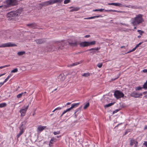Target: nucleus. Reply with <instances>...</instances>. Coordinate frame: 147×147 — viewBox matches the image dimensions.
I'll return each instance as SVG.
<instances>
[{"mask_svg":"<svg viewBox=\"0 0 147 147\" xmlns=\"http://www.w3.org/2000/svg\"><path fill=\"white\" fill-rule=\"evenodd\" d=\"M142 15L140 14L138 15L136 17L131 20V23L134 26H137L142 23L144 21V20L142 18Z\"/></svg>","mask_w":147,"mask_h":147,"instance_id":"f257e3e1","label":"nucleus"},{"mask_svg":"<svg viewBox=\"0 0 147 147\" xmlns=\"http://www.w3.org/2000/svg\"><path fill=\"white\" fill-rule=\"evenodd\" d=\"M96 44V41H93L90 42L84 41L80 42L79 45L81 47H84L91 45H94Z\"/></svg>","mask_w":147,"mask_h":147,"instance_id":"f03ea898","label":"nucleus"},{"mask_svg":"<svg viewBox=\"0 0 147 147\" xmlns=\"http://www.w3.org/2000/svg\"><path fill=\"white\" fill-rule=\"evenodd\" d=\"M5 3L7 6V7L10 6L16 5L18 4V2L17 0H6Z\"/></svg>","mask_w":147,"mask_h":147,"instance_id":"7ed1b4c3","label":"nucleus"},{"mask_svg":"<svg viewBox=\"0 0 147 147\" xmlns=\"http://www.w3.org/2000/svg\"><path fill=\"white\" fill-rule=\"evenodd\" d=\"M114 95V96L117 99L123 97L124 95V94L122 92L118 90H116L115 91Z\"/></svg>","mask_w":147,"mask_h":147,"instance_id":"20e7f679","label":"nucleus"},{"mask_svg":"<svg viewBox=\"0 0 147 147\" xmlns=\"http://www.w3.org/2000/svg\"><path fill=\"white\" fill-rule=\"evenodd\" d=\"M18 15V14L16 12L14 11L8 13L7 14V16L10 20L13 19V18L16 17Z\"/></svg>","mask_w":147,"mask_h":147,"instance_id":"39448f33","label":"nucleus"},{"mask_svg":"<svg viewBox=\"0 0 147 147\" xmlns=\"http://www.w3.org/2000/svg\"><path fill=\"white\" fill-rule=\"evenodd\" d=\"M17 45L14 43H12L10 42L3 44L0 45V47H16Z\"/></svg>","mask_w":147,"mask_h":147,"instance_id":"423d86ee","label":"nucleus"},{"mask_svg":"<svg viewBox=\"0 0 147 147\" xmlns=\"http://www.w3.org/2000/svg\"><path fill=\"white\" fill-rule=\"evenodd\" d=\"M68 42L69 43V45L71 47H76L79 44V42L78 41L76 40L73 41L71 39H68Z\"/></svg>","mask_w":147,"mask_h":147,"instance_id":"0eeeda50","label":"nucleus"},{"mask_svg":"<svg viewBox=\"0 0 147 147\" xmlns=\"http://www.w3.org/2000/svg\"><path fill=\"white\" fill-rule=\"evenodd\" d=\"M29 104H28L26 107H25L24 109H21L20 111V116L23 117L25 115L26 111L28 109Z\"/></svg>","mask_w":147,"mask_h":147,"instance_id":"6e6552de","label":"nucleus"},{"mask_svg":"<svg viewBox=\"0 0 147 147\" xmlns=\"http://www.w3.org/2000/svg\"><path fill=\"white\" fill-rule=\"evenodd\" d=\"M142 95V93L138 94L135 91H134L130 94V96L135 98H140Z\"/></svg>","mask_w":147,"mask_h":147,"instance_id":"1a4fd4ad","label":"nucleus"},{"mask_svg":"<svg viewBox=\"0 0 147 147\" xmlns=\"http://www.w3.org/2000/svg\"><path fill=\"white\" fill-rule=\"evenodd\" d=\"M100 49V47H95V48H91V49H88L86 51H90V53H92V54H93L94 53H96L95 51H98Z\"/></svg>","mask_w":147,"mask_h":147,"instance_id":"9d476101","label":"nucleus"},{"mask_svg":"<svg viewBox=\"0 0 147 147\" xmlns=\"http://www.w3.org/2000/svg\"><path fill=\"white\" fill-rule=\"evenodd\" d=\"M46 40V38H42L35 40L34 41L38 44H41L45 42Z\"/></svg>","mask_w":147,"mask_h":147,"instance_id":"9b49d317","label":"nucleus"},{"mask_svg":"<svg viewBox=\"0 0 147 147\" xmlns=\"http://www.w3.org/2000/svg\"><path fill=\"white\" fill-rule=\"evenodd\" d=\"M42 6H46L54 4L53 0H50L42 3Z\"/></svg>","mask_w":147,"mask_h":147,"instance_id":"f8f14e48","label":"nucleus"},{"mask_svg":"<svg viewBox=\"0 0 147 147\" xmlns=\"http://www.w3.org/2000/svg\"><path fill=\"white\" fill-rule=\"evenodd\" d=\"M27 26L33 29L37 28V26H38L37 24L34 22L31 24H27Z\"/></svg>","mask_w":147,"mask_h":147,"instance_id":"ddd939ff","label":"nucleus"},{"mask_svg":"<svg viewBox=\"0 0 147 147\" xmlns=\"http://www.w3.org/2000/svg\"><path fill=\"white\" fill-rule=\"evenodd\" d=\"M65 76L63 73L60 74L58 77V79L61 81H63L65 79Z\"/></svg>","mask_w":147,"mask_h":147,"instance_id":"4468645a","label":"nucleus"},{"mask_svg":"<svg viewBox=\"0 0 147 147\" xmlns=\"http://www.w3.org/2000/svg\"><path fill=\"white\" fill-rule=\"evenodd\" d=\"M26 122L25 121H23L21 123L20 126L19 127V129L20 130V131H24V129L23 127L24 126V125L26 124Z\"/></svg>","mask_w":147,"mask_h":147,"instance_id":"2eb2a0df","label":"nucleus"},{"mask_svg":"<svg viewBox=\"0 0 147 147\" xmlns=\"http://www.w3.org/2000/svg\"><path fill=\"white\" fill-rule=\"evenodd\" d=\"M46 127V126H39L37 128V131L41 132Z\"/></svg>","mask_w":147,"mask_h":147,"instance_id":"dca6fc26","label":"nucleus"},{"mask_svg":"<svg viewBox=\"0 0 147 147\" xmlns=\"http://www.w3.org/2000/svg\"><path fill=\"white\" fill-rule=\"evenodd\" d=\"M55 49H53V47L52 45H50L49 47H47V51H55Z\"/></svg>","mask_w":147,"mask_h":147,"instance_id":"f3484780","label":"nucleus"},{"mask_svg":"<svg viewBox=\"0 0 147 147\" xmlns=\"http://www.w3.org/2000/svg\"><path fill=\"white\" fill-rule=\"evenodd\" d=\"M26 93V92H22L20 94H19L17 95V97L18 98H20L22 96V95H25V94Z\"/></svg>","mask_w":147,"mask_h":147,"instance_id":"a211bd4d","label":"nucleus"},{"mask_svg":"<svg viewBox=\"0 0 147 147\" xmlns=\"http://www.w3.org/2000/svg\"><path fill=\"white\" fill-rule=\"evenodd\" d=\"M56 140V139L54 137H52L51 140H50L49 143V145H51V144H52L53 143V141H54L55 142V140Z\"/></svg>","mask_w":147,"mask_h":147,"instance_id":"6ab92c4d","label":"nucleus"},{"mask_svg":"<svg viewBox=\"0 0 147 147\" xmlns=\"http://www.w3.org/2000/svg\"><path fill=\"white\" fill-rule=\"evenodd\" d=\"M79 104L80 103H78L72 104L71 105V109H72L75 108L76 107H78L79 105Z\"/></svg>","mask_w":147,"mask_h":147,"instance_id":"aec40b11","label":"nucleus"},{"mask_svg":"<svg viewBox=\"0 0 147 147\" xmlns=\"http://www.w3.org/2000/svg\"><path fill=\"white\" fill-rule=\"evenodd\" d=\"M79 9H80V8H79V7H74L73 9H71L70 11L71 12H73L74 11H78V10H79Z\"/></svg>","mask_w":147,"mask_h":147,"instance_id":"412c9836","label":"nucleus"},{"mask_svg":"<svg viewBox=\"0 0 147 147\" xmlns=\"http://www.w3.org/2000/svg\"><path fill=\"white\" fill-rule=\"evenodd\" d=\"M54 3H61L62 2L63 0H53Z\"/></svg>","mask_w":147,"mask_h":147,"instance_id":"4be33fe9","label":"nucleus"},{"mask_svg":"<svg viewBox=\"0 0 147 147\" xmlns=\"http://www.w3.org/2000/svg\"><path fill=\"white\" fill-rule=\"evenodd\" d=\"M6 106V103L5 102L0 104V108L4 107H5Z\"/></svg>","mask_w":147,"mask_h":147,"instance_id":"5701e85b","label":"nucleus"},{"mask_svg":"<svg viewBox=\"0 0 147 147\" xmlns=\"http://www.w3.org/2000/svg\"><path fill=\"white\" fill-rule=\"evenodd\" d=\"M90 74L89 73H84L82 75V76L85 77L90 76Z\"/></svg>","mask_w":147,"mask_h":147,"instance_id":"b1692460","label":"nucleus"},{"mask_svg":"<svg viewBox=\"0 0 147 147\" xmlns=\"http://www.w3.org/2000/svg\"><path fill=\"white\" fill-rule=\"evenodd\" d=\"M114 103H111L106 105H105L104 106V107L107 108L110 107L113 105Z\"/></svg>","mask_w":147,"mask_h":147,"instance_id":"393cba45","label":"nucleus"},{"mask_svg":"<svg viewBox=\"0 0 147 147\" xmlns=\"http://www.w3.org/2000/svg\"><path fill=\"white\" fill-rule=\"evenodd\" d=\"M24 132V131H20V133L17 135L16 137L18 139Z\"/></svg>","mask_w":147,"mask_h":147,"instance_id":"a878e982","label":"nucleus"},{"mask_svg":"<svg viewBox=\"0 0 147 147\" xmlns=\"http://www.w3.org/2000/svg\"><path fill=\"white\" fill-rule=\"evenodd\" d=\"M143 88L146 90L147 89V80L143 85Z\"/></svg>","mask_w":147,"mask_h":147,"instance_id":"bb28decb","label":"nucleus"},{"mask_svg":"<svg viewBox=\"0 0 147 147\" xmlns=\"http://www.w3.org/2000/svg\"><path fill=\"white\" fill-rule=\"evenodd\" d=\"M25 53V51H20L18 52V54L19 56H22Z\"/></svg>","mask_w":147,"mask_h":147,"instance_id":"cd10ccee","label":"nucleus"},{"mask_svg":"<svg viewBox=\"0 0 147 147\" xmlns=\"http://www.w3.org/2000/svg\"><path fill=\"white\" fill-rule=\"evenodd\" d=\"M79 64V63H78V62H76V63H73L71 65H68V67H72L73 66H75V65H77L78 64Z\"/></svg>","mask_w":147,"mask_h":147,"instance_id":"c85d7f7f","label":"nucleus"},{"mask_svg":"<svg viewBox=\"0 0 147 147\" xmlns=\"http://www.w3.org/2000/svg\"><path fill=\"white\" fill-rule=\"evenodd\" d=\"M136 141H135L134 140H130V145L131 146H132L134 144L136 143Z\"/></svg>","mask_w":147,"mask_h":147,"instance_id":"c756f323","label":"nucleus"},{"mask_svg":"<svg viewBox=\"0 0 147 147\" xmlns=\"http://www.w3.org/2000/svg\"><path fill=\"white\" fill-rule=\"evenodd\" d=\"M89 106V102H88L86 104L84 107V109H87Z\"/></svg>","mask_w":147,"mask_h":147,"instance_id":"7c9ffc66","label":"nucleus"},{"mask_svg":"<svg viewBox=\"0 0 147 147\" xmlns=\"http://www.w3.org/2000/svg\"><path fill=\"white\" fill-rule=\"evenodd\" d=\"M82 107V106H81V107H80L79 108L77 109L75 111V113H74V114H75V116L76 117V113H77L79 111H80V110H81Z\"/></svg>","mask_w":147,"mask_h":147,"instance_id":"2f4dec72","label":"nucleus"},{"mask_svg":"<svg viewBox=\"0 0 147 147\" xmlns=\"http://www.w3.org/2000/svg\"><path fill=\"white\" fill-rule=\"evenodd\" d=\"M142 88H143V87H142L141 86H139L136 87L135 88V90H141Z\"/></svg>","mask_w":147,"mask_h":147,"instance_id":"473e14b6","label":"nucleus"},{"mask_svg":"<svg viewBox=\"0 0 147 147\" xmlns=\"http://www.w3.org/2000/svg\"><path fill=\"white\" fill-rule=\"evenodd\" d=\"M137 32H139L140 35H142L143 33H144V32L140 30H137Z\"/></svg>","mask_w":147,"mask_h":147,"instance_id":"72a5a7b5","label":"nucleus"},{"mask_svg":"<svg viewBox=\"0 0 147 147\" xmlns=\"http://www.w3.org/2000/svg\"><path fill=\"white\" fill-rule=\"evenodd\" d=\"M22 9H18L15 12H16L17 13H20L22 11Z\"/></svg>","mask_w":147,"mask_h":147,"instance_id":"f704fd0d","label":"nucleus"},{"mask_svg":"<svg viewBox=\"0 0 147 147\" xmlns=\"http://www.w3.org/2000/svg\"><path fill=\"white\" fill-rule=\"evenodd\" d=\"M124 5H123L121 3H117V6H118L120 7H124Z\"/></svg>","mask_w":147,"mask_h":147,"instance_id":"c9c22d12","label":"nucleus"},{"mask_svg":"<svg viewBox=\"0 0 147 147\" xmlns=\"http://www.w3.org/2000/svg\"><path fill=\"white\" fill-rule=\"evenodd\" d=\"M60 133V131H54L53 132V134L55 135L59 134Z\"/></svg>","mask_w":147,"mask_h":147,"instance_id":"e433bc0d","label":"nucleus"},{"mask_svg":"<svg viewBox=\"0 0 147 147\" xmlns=\"http://www.w3.org/2000/svg\"><path fill=\"white\" fill-rule=\"evenodd\" d=\"M7 6V5H2L0 6V8L3 7V8L4 9H7L8 8Z\"/></svg>","mask_w":147,"mask_h":147,"instance_id":"4c0bfd02","label":"nucleus"},{"mask_svg":"<svg viewBox=\"0 0 147 147\" xmlns=\"http://www.w3.org/2000/svg\"><path fill=\"white\" fill-rule=\"evenodd\" d=\"M18 71V69L17 68H15L11 71L12 73H15Z\"/></svg>","mask_w":147,"mask_h":147,"instance_id":"58836bf2","label":"nucleus"},{"mask_svg":"<svg viewBox=\"0 0 147 147\" xmlns=\"http://www.w3.org/2000/svg\"><path fill=\"white\" fill-rule=\"evenodd\" d=\"M102 65V63H99L97 65V66H98L99 68L101 67Z\"/></svg>","mask_w":147,"mask_h":147,"instance_id":"ea45409f","label":"nucleus"},{"mask_svg":"<svg viewBox=\"0 0 147 147\" xmlns=\"http://www.w3.org/2000/svg\"><path fill=\"white\" fill-rule=\"evenodd\" d=\"M70 0H65L64 1V3L66 4L69 3L70 2Z\"/></svg>","mask_w":147,"mask_h":147,"instance_id":"a19ab883","label":"nucleus"},{"mask_svg":"<svg viewBox=\"0 0 147 147\" xmlns=\"http://www.w3.org/2000/svg\"><path fill=\"white\" fill-rule=\"evenodd\" d=\"M117 3H108V4L109 5H113L116 6H117Z\"/></svg>","mask_w":147,"mask_h":147,"instance_id":"79ce46f5","label":"nucleus"},{"mask_svg":"<svg viewBox=\"0 0 147 147\" xmlns=\"http://www.w3.org/2000/svg\"><path fill=\"white\" fill-rule=\"evenodd\" d=\"M61 108H62L61 107H57L52 112H53L56 110H60L61 109Z\"/></svg>","mask_w":147,"mask_h":147,"instance_id":"37998d69","label":"nucleus"},{"mask_svg":"<svg viewBox=\"0 0 147 147\" xmlns=\"http://www.w3.org/2000/svg\"><path fill=\"white\" fill-rule=\"evenodd\" d=\"M52 46L53 47V49L55 48L56 49L55 51L59 50L60 48V47H59L58 48H56L55 47V46L54 45Z\"/></svg>","mask_w":147,"mask_h":147,"instance_id":"c03bdc74","label":"nucleus"},{"mask_svg":"<svg viewBox=\"0 0 147 147\" xmlns=\"http://www.w3.org/2000/svg\"><path fill=\"white\" fill-rule=\"evenodd\" d=\"M42 3H39L38 4V5H39V8L40 9H42V7L44 6H42Z\"/></svg>","mask_w":147,"mask_h":147,"instance_id":"a18cd8bd","label":"nucleus"},{"mask_svg":"<svg viewBox=\"0 0 147 147\" xmlns=\"http://www.w3.org/2000/svg\"><path fill=\"white\" fill-rule=\"evenodd\" d=\"M115 10H112V9H110V10H105V11L106 12H109V11H113L115 12Z\"/></svg>","mask_w":147,"mask_h":147,"instance_id":"49530a36","label":"nucleus"},{"mask_svg":"<svg viewBox=\"0 0 147 147\" xmlns=\"http://www.w3.org/2000/svg\"><path fill=\"white\" fill-rule=\"evenodd\" d=\"M10 66V65H5L3 66H1V67H2V69L3 68H5V67H9Z\"/></svg>","mask_w":147,"mask_h":147,"instance_id":"de8ad7c7","label":"nucleus"},{"mask_svg":"<svg viewBox=\"0 0 147 147\" xmlns=\"http://www.w3.org/2000/svg\"><path fill=\"white\" fill-rule=\"evenodd\" d=\"M94 19V16H92L88 18H84L85 19Z\"/></svg>","mask_w":147,"mask_h":147,"instance_id":"09e8293b","label":"nucleus"},{"mask_svg":"<svg viewBox=\"0 0 147 147\" xmlns=\"http://www.w3.org/2000/svg\"><path fill=\"white\" fill-rule=\"evenodd\" d=\"M143 145L145 146L146 147H147V141H144L143 144Z\"/></svg>","mask_w":147,"mask_h":147,"instance_id":"8fccbe9b","label":"nucleus"},{"mask_svg":"<svg viewBox=\"0 0 147 147\" xmlns=\"http://www.w3.org/2000/svg\"><path fill=\"white\" fill-rule=\"evenodd\" d=\"M136 49V47H135L132 50H131L129 51L128 52V53H129L132 52V51H134Z\"/></svg>","mask_w":147,"mask_h":147,"instance_id":"3c124183","label":"nucleus"},{"mask_svg":"<svg viewBox=\"0 0 147 147\" xmlns=\"http://www.w3.org/2000/svg\"><path fill=\"white\" fill-rule=\"evenodd\" d=\"M124 7H128V8H130V7L133 8L132 6L131 5H128L127 6L124 5Z\"/></svg>","mask_w":147,"mask_h":147,"instance_id":"603ef678","label":"nucleus"},{"mask_svg":"<svg viewBox=\"0 0 147 147\" xmlns=\"http://www.w3.org/2000/svg\"><path fill=\"white\" fill-rule=\"evenodd\" d=\"M115 12H116L117 13H123V12H125L124 11H119L118 10H115Z\"/></svg>","mask_w":147,"mask_h":147,"instance_id":"864d4df0","label":"nucleus"},{"mask_svg":"<svg viewBox=\"0 0 147 147\" xmlns=\"http://www.w3.org/2000/svg\"><path fill=\"white\" fill-rule=\"evenodd\" d=\"M102 16L101 15L96 16H94V18H97L99 17H101Z\"/></svg>","mask_w":147,"mask_h":147,"instance_id":"5fc2aeb1","label":"nucleus"},{"mask_svg":"<svg viewBox=\"0 0 147 147\" xmlns=\"http://www.w3.org/2000/svg\"><path fill=\"white\" fill-rule=\"evenodd\" d=\"M72 109H71V107L67 109L66 110V111L67 112L68 111H69L70 110H71Z\"/></svg>","mask_w":147,"mask_h":147,"instance_id":"6e6d98bb","label":"nucleus"},{"mask_svg":"<svg viewBox=\"0 0 147 147\" xmlns=\"http://www.w3.org/2000/svg\"><path fill=\"white\" fill-rule=\"evenodd\" d=\"M138 143V142L137 141V142H136V143L135 144V146H134V147H137Z\"/></svg>","mask_w":147,"mask_h":147,"instance_id":"4d7b16f0","label":"nucleus"},{"mask_svg":"<svg viewBox=\"0 0 147 147\" xmlns=\"http://www.w3.org/2000/svg\"><path fill=\"white\" fill-rule=\"evenodd\" d=\"M119 111L118 109H117L116 110H115V111H114L113 112V113H117V112H118Z\"/></svg>","mask_w":147,"mask_h":147,"instance_id":"13d9d810","label":"nucleus"},{"mask_svg":"<svg viewBox=\"0 0 147 147\" xmlns=\"http://www.w3.org/2000/svg\"><path fill=\"white\" fill-rule=\"evenodd\" d=\"M143 71L144 73H147V69H144L143 70Z\"/></svg>","mask_w":147,"mask_h":147,"instance_id":"bf43d9fd","label":"nucleus"},{"mask_svg":"<svg viewBox=\"0 0 147 147\" xmlns=\"http://www.w3.org/2000/svg\"><path fill=\"white\" fill-rule=\"evenodd\" d=\"M104 10V9H99L98 11H100V12H102Z\"/></svg>","mask_w":147,"mask_h":147,"instance_id":"052dcab7","label":"nucleus"},{"mask_svg":"<svg viewBox=\"0 0 147 147\" xmlns=\"http://www.w3.org/2000/svg\"><path fill=\"white\" fill-rule=\"evenodd\" d=\"M12 76L11 74H9L7 78L8 79Z\"/></svg>","mask_w":147,"mask_h":147,"instance_id":"680f3d73","label":"nucleus"},{"mask_svg":"<svg viewBox=\"0 0 147 147\" xmlns=\"http://www.w3.org/2000/svg\"><path fill=\"white\" fill-rule=\"evenodd\" d=\"M4 83H5L4 82H0V87L1 86H2Z\"/></svg>","mask_w":147,"mask_h":147,"instance_id":"e2e57ef3","label":"nucleus"},{"mask_svg":"<svg viewBox=\"0 0 147 147\" xmlns=\"http://www.w3.org/2000/svg\"><path fill=\"white\" fill-rule=\"evenodd\" d=\"M90 36V35H86L84 37L85 38H88Z\"/></svg>","mask_w":147,"mask_h":147,"instance_id":"0e129e2a","label":"nucleus"},{"mask_svg":"<svg viewBox=\"0 0 147 147\" xmlns=\"http://www.w3.org/2000/svg\"><path fill=\"white\" fill-rule=\"evenodd\" d=\"M119 78V76H118V77H117V78H113L112 79V80H116V79H117L118 78Z\"/></svg>","mask_w":147,"mask_h":147,"instance_id":"69168bd1","label":"nucleus"},{"mask_svg":"<svg viewBox=\"0 0 147 147\" xmlns=\"http://www.w3.org/2000/svg\"><path fill=\"white\" fill-rule=\"evenodd\" d=\"M147 129V125H145L144 128V130Z\"/></svg>","mask_w":147,"mask_h":147,"instance_id":"338daca9","label":"nucleus"},{"mask_svg":"<svg viewBox=\"0 0 147 147\" xmlns=\"http://www.w3.org/2000/svg\"><path fill=\"white\" fill-rule=\"evenodd\" d=\"M8 79L7 78L4 81V82L5 83L6 82Z\"/></svg>","mask_w":147,"mask_h":147,"instance_id":"774afa93","label":"nucleus"}]
</instances>
